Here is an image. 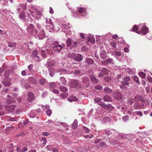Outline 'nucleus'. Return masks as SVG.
<instances>
[{
	"label": "nucleus",
	"instance_id": "3",
	"mask_svg": "<svg viewBox=\"0 0 152 152\" xmlns=\"http://www.w3.org/2000/svg\"><path fill=\"white\" fill-rule=\"evenodd\" d=\"M50 50L48 47H42L39 50V51L42 55L44 57H45L48 56Z\"/></svg>",
	"mask_w": 152,
	"mask_h": 152
},
{
	"label": "nucleus",
	"instance_id": "31",
	"mask_svg": "<svg viewBox=\"0 0 152 152\" xmlns=\"http://www.w3.org/2000/svg\"><path fill=\"white\" fill-rule=\"evenodd\" d=\"M46 81V80L45 78L40 79L38 80V82L41 85H43Z\"/></svg>",
	"mask_w": 152,
	"mask_h": 152
},
{
	"label": "nucleus",
	"instance_id": "64",
	"mask_svg": "<svg viewBox=\"0 0 152 152\" xmlns=\"http://www.w3.org/2000/svg\"><path fill=\"white\" fill-rule=\"evenodd\" d=\"M120 87L121 89L124 90H126L127 89V88L124 85L122 84L120 86Z\"/></svg>",
	"mask_w": 152,
	"mask_h": 152
},
{
	"label": "nucleus",
	"instance_id": "46",
	"mask_svg": "<svg viewBox=\"0 0 152 152\" xmlns=\"http://www.w3.org/2000/svg\"><path fill=\"white\" fill-rule=\"evenodd\" d=\"M102 72L104 74H107L108 73V70L106 68H103L102 70Z\"/></svg>",
	"mask_w": 152,
	"mask_h": 152
},
{
	"label": "nucleus",
	"instance_id": "23",
	"mask_svg": "<svg viewBox=\"0 0 152 152\" xmlns=\"http://www.w3.org/2000/svg\"><path fill=\"white\" fill-rule=\"evenodd\" d=\"M148 28L146 27H144L142 28L140 30V32L144 35L146 34L148 31Z\"/></svg>",
	"mask_w": 152,
	"mask_h": 152
},
{
	"label": "nucleus",
	"instance_id": "56",
	"mask_svg": "<svg viewBox=\"0 0 152 152\" xmlns=\"http://www.w3.org/2000/svg\"><path fill=\"white\" fill-rule=\"evenodd\" d=\"M138 29V27L137 26L135 25L134 27L132 28V31L133 32H135Z\"/></svg>",
	"mask_w": 152,
	"mask_h": 152
},
{
	"label": "nucleus",
	"instance_id": "33",
	"mask_svg": "<svg viewBox=\"0 0 152 152\" xmlns=\"http://www.w3.org/2000/svg\"><path fill=\"white\" fill-rule=\"evenodd\" d=\"M104 91L107 93L110 94L112 92L113 90L108 87H106L104 88Z\"/></svg>",
	"mask_w": 152,
	"mask_h": 152
},
{
	"label": "nucleus",
	"instance_id": "25",
	"mask_svg": "<svg viewBox=\"0 0 152 152\" xmlns=\"http://www.w3.org/2000/svg\"><path fill=\"white\" fill-rule=\"evenodd\" d=\"M29 82L32 84H36L37 83V82L36 79H34L32 77H30L28 79Z\"/></svg>",
	"mask_w": 152,
	"mask_h": 152
},
{
	"label": "nucleus",
	"instance_id": "55",
	"mask_svg": "<svg viewBox=\"0 0 152 152\" xmlns=\"http://www.w3.org/2000/svg\"><path fill=\"white\" fill-rule=\"evenodd\" d=\"M113 108V107L111 104H104V108Z\"/></svg>",
	"mask_w": 152,
	"mask_h": 152
},
{
	"label": "nucleus",
	"instance_id": "18",
	"mask_svg": "<svg viewBox=\"0 0 152 152\" xmlns=\"http://www.w3.org/2000/svg\"><path fill=\"white\" fill-rule=\"evenodd\" d=\"M38 53L37 50H34L33 52L32 56L34 57L36 60L39 61H41V58H40L39 57L37 56Z\"/></svg>",
	"mask_w": 152,
	"mask_h": 152
},
{
	"label": "nucleus",
	"instance_id": "30",
	"mask_svg": "<svg viewBox=\"0 0 152 152\" xmlns=\"http://www.w3.org/2000/svg\"><path fill=\"white\" fill-rule=\"evenodd\" d=\"M74 73L77 76H80L83 75L82 72L79 70H76L74 72Z\"/></svg>",
	"mask_w": 152,
	"mask_h": 152
},
{
	"label": "nucleus",
	"instance_id": "26",
	"mask_svg": "<svg viewBox=\"0 0 152 152\" xmlns=\"http://www.w3.org/2000/svg\"><path fill=\"white\" fill-rule=\"evenodd\" d=\"M50 24H51V25H50V27H49V30L50 32H53L55 31V27L54 26V25L53 24L52 22L51 21H49Z\"/></svg>",
	"mask_w": 152,
	"mask_h": 152
},
{
	"label": "nucleus",
	"instance_id": "52",
	"mask_svg": "<svg viewBox=\"0 0 152 152\" xmlns=\"http://www.w3.org/2000/svg\"><path fill=\"white\" fill-rule=\"evenodd\" d=\"M29 116L30 118H34L36 116V114L34 113L31 112L29 114Z\"/></svg>",
	"mask_w": 152,
	"mask_h": 152
},
{
	"label": "nucleus",
	"instance_id": "49",
	"mask_svg": "<svg viewBox=\"0 0 152 152\" xmlns=\"http://www.w3.org/2000/svg\"><path fill=\"white\" fill-rule=\"evenodd\" d=\"M112 54L114 56H120L121 55V52L119 51L114 52Z\"/></svg>",
	"mask_w": 152,
	"mask_h": 152
},
{
	"label": "nucleus",
	"instance_id": "40",
	"mask_svg": "<svg viewBox=\"0 0 152 152\" xmlns=\"http://www.w3.org/2000/svg\"><path fill=\"white\" fill-rule=\"evenodd\" d=\"M88 40V41L90 42L91 43L94 44L95 42V39L93 37H89Z\"/></svg>",
	"mask_w": 152,
	"mask_h": 152
},
{
	"label": "nucleus",
	"instance_id": "10",
	"mask_svg": "<svg viewBox=\"0 0 152 152\" xmlns=\"http://www.w3.org/2000/svg\"><path fill=\"white\" fill-rule=\"evenodd\" d=\"M104 132L106 134L109 136L114 135L118 132L116 130L114 129H111L110 130L106 129L104 130Z\"/></svg>",
	"mask_w": 152,
	"mask_h": 152
},
{
	"label": "nucleus",
	"instance_id": "43",
	"mask_svg": "<svg viewBox=\"0 0 152 152\" xmlns=\"http://www.w3.org/2000/svg\"><path fill=\"white\" fill-rule=\"evenodd\" d=\"M140 77L142 78H145L146 76V74L145 73L142 72H140L138 73Z\"/></svg>",
	"mask_w": 152,
	"mask_h": 152
},
{
	"label": "nucleus",
	"instance_id": "20",
	"mask_svg": "<svg viewBox=\"0 0 152 152\" xmlns=\"http://www.w3.org/2000/svg\"><path fill=\"white\" fill-rule=\"evenodd\" d=\"M103 99L105 102H111L112 101L111 97L108 95L104 96L103 97Z\"/></svg>",
	"mask_w": 152,
	"mask_h": 152
},
{
	"label": "nucleus",
	"instance_id": "39",
	"mask_svg": "<svg viewBox=\"0 0 152 152\" xmlns=\"http://www.w3.org/2000/svg\"><path fill=\"white\" fill-rule=\"evenodd\" d=\"M77 124H78V122L76 120H75L73 122V125H72V127L73 129H75L76 127H77Z\"/></svg>",
	"mask_w": 152,
	"mask_h": 152
},
{
	"label": "nucleus",
	"instance_id": "7",
	"mask_svg": "<svg viewBox=\"0 0 152 152\" xmlns=\"http://www.w3.org/2000/svg\"><path fill=\"white\" fill-rule=\"evenodd\" d=\"M112 96L114 99L119 100L122 99V95L120 92L117 91L113 93Z\"/></svg>",
	"mask_w": 152,
	"mask_h": 152
},
{
	"label": "nucleus",
	"instance_id": "53",
	"mask_svg": "<svg viewBox=\"0 0 152 152\" xmlns=\"http://www.w3.org/2000/svg\"><path fill=\"white\" fill-rule=\"evenodd\" d=\"M139 100H140L142 102V103H143V102L145 101V100L143 99V96L139 95Z\"/></svg>",
	"mask_w": 152,
	"mask_h": 152
},
{
	"label": "nucleus",
	"instance_id": "15",
	"mask_svg": "<svg viewBox=\"0 0 152 152\" xmlns=\"http://www.w3.org/2000/svg\"><path fill=\"white\" fill-rule=\"evenodd\" d=\"M15 107V106L12 105L10 106L6 105L5 108L6 111L9 112H11L13 111Z\"/></svg>",
	"mask_w": 152,
	"mask_h": 152
},
{
	"label": "nucleus",
	"instance_id": "51",
	"mask_svg": "<svg viewBox=\"0 0 152 152\" xmlns=\"http://www.w3.org/2000/svg\"><path fill=\"white\" fill-rule=\"evenodd\" d=\"M102 100L101 98L100 97H97L94 99V101L95 102H99L101 100Z\"/></svg>",
	"mask_w": 152,
	"mask_h": 152
},
{
	"label": "nucleus",
	"instance_id": "58",
	"mask_svg": "<svg viewBox=\"0 0 152 152\" xmlns=\"http://www.w3.org/2000/svg\"><path fill=\"white\" fill-rule=\"evenodd\" d=\"M42 144L44 145V146L46 144V139L45 138L43 137L42 139Z\"/></svg>",
	"mask_w": 152,
	"mask_h": 152
},
{
	"label": "nucleus",
	"instance_id": "11",
	"mask_svg": "<svg viewBox=\"0 0 152 152\" xmlns=\"http://www.w3.org/2000/svg\"><path fill=\"white\" fill-rule=\"evenodd\" d=\"M77 10L80 15H82L84 16H86L87 14L86 10V9L83 7L80 8L77 7Z\"/></svg>",
	"mask_w": 152,
	"mask_h": 152
},
{
	"label": "nucleus",
	"instance_id": "38",
	"mask_svg": "<svg viewBox=\"0 0 152 152\" xmlns=\"http://www.w3.org/2000/svg\"><path fill=\"white\" fill-rule=\"evenodd\" d=\"M86 62L89 64H91L94 63L93 60L90 58H87L86 60Z\"/></svg>",
	"mask_w": 152,
	"mask_h": 152
},
{
	"label": "nucleus",
	"instance_id": "12",
	"mask_svg": "<svg viewBox=\"0 0 152 152\" xmlns=\"http://www.w3.org/2000/svg\"><path fill=\"white\" fill-rule=\"evenodd\" d=\"M27 95L28 97L27 98V100L28 102H31L34 99L35 96L32 92L31 91L28 92Z\"/></svg>",
	"mask_w": 152,
	"mask_h": 152
},
{
	"label": "nucleus",
	"instance_id": "4",
	"mask_svg": "<svg viewBox=\"0 0 152 152\" xmlns=\"http://www.w3.org/2000/svg\"><path fill=\"white\" fill-rule=\"evenodd\" d=\"M70 56L72 58L78 62L81 61L83 58V56L79 54L76 55L74 53H71Z\"/></svg>",
	"mask_w": 152,
	"mask_h": 152
},
{
	"label": "nucleus",
	"instance_id": "42",
	"mask_svg": "<svg viewBox=\"0 0 152 152\" xmlns=\"http://www.w3.org/2000/svg\"><path fill=\"white\" fill-rule=\"evenodd\" d=\"M16 45V44L15 43L13 42H11L8 43V46L9 47H15Z\"/></svg>",
	"mask_w": 152,
	"mask_h": 152
},
{
	"label": "nucleus",
	"instance_id": "14",
	"mask_svg": "<svg viewBox=\"0 0 152 152\" xmlns=\"http://www.w3.org/2000/svg\"><path fill=\"white\" fill-rule=\"evenodd\" d=\"M144 105L143 103L140 104L138 102H136L133 105V109L137 110L138 109L143 108H144Z\"/></svg>",
	"mask_w": 152,
	"mask_h": 152
},
{
	"label": "nucleus",
	"instance_id": "37",
	"mask_svg": "<svg viewBox=\"0 0 152 152\" xmlns=\"http://www.w3.org/2000/svg\"><path fill=\"white\" fill-rule=\"evenodd\" d=\"M104 79L106 82L108 83H110L112 82L111 78L109 76H107L104 78Z\"/></svg>",
	"mask_w": 152,
	"mask_h": 152
},
{
	"label": "nucleus",
	"instance_id": "36",
	"mask_svg": "<svg viewBox=\"0 0 152 152\" xmlns=\"http://www.w3.org/2000/svg\"><path fill=\"white\" fill-rule=\"evenodd\" d=\"M28 74H30V72H31L32 70V69L33 68V65L31 64H30L28 67Z\"/></svg>",
	"mask_w": 152,
	"mask_h": 152
},
{
	"label": "nucleus",
	"instance_id": "34",
	"mask_svg": "<svg viewBox=\"0 0 152 152\" xmlns=\"http://www.w3.org/2000/svg\"><path fill=\"white\" fill-rule=\"evenodd\" d=\"M133 79L135 81L137 85H138L140 84V83L139 80V78L137 76H134L133 77Z\"/></svg>",
	"mask_w": 152,
	"mask_h": 152
},
{
	"label": "nucleus",
	"instance_id": "22",
	"mask_svg": "<svg viewBox=\"0 0 152 152\" xmlns=\"http://www.w3.org/2000/svg\"><path fill=\"white\" fill-rule=\"evenodd\" d=\"M70 28L69 24V23H68V25L65 24L63 26V27L62 28V31L64 32H66Z\"/></svg>",
	"mask_w": 152,
	"mask_h": 152
},
{
	"label": "nucleus",
	"instance_id": "2",
	"mask_svg": "<svg viewBox=\"0 0 152 152\" xmlns=\"http://www.w3.org/2000/svg\"><path fill=\"white\" fill-rule=\"evenodd\" d=\"M80 81L78 80H75L70 82L69 84L72 88H80L82 87V85L80 83Z\"/></svg>",
	"mask_w": 152,
	"mask_h": 152
},
{
	"label": "nucleus",
	"instance_id": "60",
	"mask_svg": "<svg viewBox=\"0 0 152 152\" xmlns=\"http://www.w3.org/2000/svg\"><path fill=\"white\" fill-rule=\"evenodd\" d=\"M110 44L111 46H112L113 48H115L116 47V44L115 42H110Z\"/></svg>",
	"mask_w": 152,
	"mask_h": 152
},
{
	"label": "nucleus",
	"instance_id": "29",
	"mask_svg": "<svg viewBox=\"0 0 152 152\" xmlns=\"http://www.w3.org/2000/svg\"><path fill=\"white\" fill-rule=\"evenodd\" d=\"M119 137H121V139H126V138H128V136L126 134H124L122 133H120L119 134Z\"/></svg>",
	"mask_w": 152,
	"mask_h": 152
},
{
	"label": "nucleus",
	"instance_id": "13",
	"mask_svg": "<svg viewBox=\"0 0 152 152\" xmlns=\"http://www.w3.org/2000/svg\"><path fill=\"white\" fill-rule=\"evenodd\" d=\"M82 82L85 84L86 87L90 86L89 80V78L86 77H83L82 79Z\"/></svg>",
	"mask_w": 152,
	"mask_h": 152
},
{
	"label": "nucleus",
	"instance_id": "45",
	"mask_svg": "<svg viewBox=\"0 0 152 152\" xmlns=\"http://www.w3.org/2000/svg\"><path fill=\"white\" fill-rule=\"evenodd\" d=\"M128 102L130 105L132 104L134 102V99L132 98H130L128 99Z\"/></svg>",
	"mask_w": 152,
	"mask_h": 152
},
{
	"label": "nucleus",
	"instance_id": "48",
	"mask_svg": "<svg viewBox=\"0 0 152 152\" xmlns=\"http://www.w3.org/2000/svg\"><path fill=\"white\" fill-rule=\"evenodd\" d=\"M128 135V138H126V139H127L128 140H132V139L134 137V135L133 134H127Z\"/></svg>",
	"mask_w": 152,
	"mask_h": 152
},
{
	"label": "nucleus",
	"instance_id": "47",
	"mask_svg": "<svg viewBox=\"0 0 152 152\" xmlns=\"http://www.w3.org/2000/svg\"><path fill=\"white\" fill-rule=\"evenodd\" d=\"M50 87L51 88H54L56 86V85L54 82H52L49 84Z\"/></svg>",
	"mask_w": 152,
	"mask_h": 152
},
{
	"label": "nucleus",
	"instance_id": "6",
	"mask_svg": "<svg viewBox=\"0 0 152 152\" xmlns=\"http://www.w3.org/2000/svg\"><path fill=\"white\" fill-rule=\"evenodd\" d=\"M66 42L67 46L71 48L75 47L77 45V43L76 41L69 39L66 40Z\"/></svg>",
	"mask_w": 152,
	"mask_h": 152
},
{
	"label": "nucleus",
	"instance_id": "61",
	"mask_svg": "<svg viewBox=\"0 0 152 152\" xmlns=\"http://www.w3.org/2000/svg\"><path fill=\"white\" fill-rule=\"evenodd\" d=\"M48 94V93L47 92L45 91L43 92L41 95V96L42 98H44Z\"/></svg>",
	"mask_w": 152,
	"mask_h": 152
},
{
	"label": "nucleus",
	"instance_id": "35",
	"mask_svg": "<svg viewBox=\"0 0 152 152\" xmlns=\"http://www.w3.org/2000/svg\"><path fill=\"white\" fill-rule=\"evenodd\" d=\"M25 11H24V12H23L20 13H19V15L20 18L21 19H23L25 18Z\"/></svg>",
	"mask_w": 152,
	"mask_h": 152
},
{
	"label": "nucleus",
	"instance_id": "24",
	"mask_svg": "<svg viewBox=\"0 0 152 152\" xmlns=\"http://www.w3.org/2000/svg\"><path fill=\"white\" fill-rule=\"evenodd\" d=\"M77 98L73 95H72L69 97L68 99V101L71 102L73 101H77Z\"/></svg>",
	"mask_w": 152,
	"mask_h": 152
},
{
	"label": "nucleus",
	"instance_id": "19",
	"mask_svg": "<svg viewBox=\"0 0 152 152\" xmlns=\"http://www.w3.org/2000/svg\"><path fill=\"white\" fill-rule=\"evenodd\" d=\"M30 13H28L27 16L31 20L34 19L35 18L37 19V17L36 16V14L34 12H30Z\"/></svg>",
	"mask_w": 152,
	"mask_h": 152
},
{
	"label": "nucleus",
	"instance_id": "41",
	"mask_svg": "<svg viewBox=\"0 0 152 152\" xmlns=\"http://www.w3.org/2000/svg\"><path fill=\"white\" fill-rule=\"evenodd\" d=\"M60 90L63 92H66L68 91V89L64 86H61L60 87Z\"/></svg>",
	"mask_w": 152,
	"mask_h": 152
},
{
	"label": "nucleus",
	"instance_id": "16",
	"mask_svg": "<svg viewBox=\"0 0 152 152\" xmlns=\"http://www.w3.org/2000/svg\"><path fill=\"white\" fill-rule=\"evenodd\" d=\"M102 63L103 65H106L108 64H113L114 62L112 59L109 58L103 61Z\"/></svg>",
	"mask_w": 152,
	"mask_h": 152
},
{
	"label": "nucleus",
	"instance_id": "63",
	"mask_svg": "<svg viewBox=\"0 0 152 152\" xmlns=\"http://www.w3.org/2000/svg\"><path fill=\"white\" fill-rule=\"evenodd\" d=\"M94 110L93 109H91L89 111V113L88 114V117H90L91 115H92L93 112V111Z\"/></svg>",
	"mask_w": 152,
	"mask_h": 152
},
{
	"label": "nucleus",
	"instance_id": "44",
	"mask_svg": "<svg viewBox=\"0 0 152 152\" xmlns=\"http://www.w3.org/2000/svg\"><path fill=\"white\" fill-rule=\"evenodd\" d=\"M52 110L50 108L48 109L46 111V113L47 115L48 116H50L52 114Z\"/></svg>",
	"mask_w": 152,
	"mask_h": 152
},
{
	"label": "nucleus",
	"instance_id": "17",
	"mask_svg": "<svg viewBox=\"0 0 152 152\" xmlns=\"http://www.w3.org/2000/svg\"><path fill=\"white\" fill-rule=\"evenodd\" d=\"M20 84L22 87H25L26 88H29V86L26 83V81L24 79H22L20 80Z\"/></svg>",
	"mask_w": 152,
	"mask_h": 152
},
{
	"label": "nucleus",
	"instance_id": "28",
	"mask_svg": "<svg viewBox=\"0 0 152 152\" xmlns=\"http://www.w3.org/2000/svg\"><path fill=\"white\" fill-rule=\"evenodd\" d=\"M100 57L103 59H105L106 58V52L105 50H102L100 53Z\"/></svg>",
	"mask_w": 152,
	"mask_h": 152
},
{
	"label": "nucleus",
	"instance_id": "59",
	"mask_svg": "<svg viewBox=\"0 0 152 152\" xmlns=\"http://www.w3.org/2000/svg\"><path fill=\"white\" fill-rule=\"evenodd\" d=\"M42 109L44 110L46 109L48 110L50 108L49 107L48 105L43 106L42 105Z\"/></svg>",
	"mask_w": 152,
	"mask_h": 152
},
{
	"label": "nucleus",
	"instance_id": "32",
	"mask_svg": "<svg viewBox=\"0 0 152 152\" xmlns=\"http://www.w3.org/2000/svg\"><path fill=\"white\" fill-rule=\"evenodd\" d=\"M60 81L61 84L63 85H65L66 84L67 81L66 79L63 77L60 78Z\"/></svg>",
	"mask_w": 152,
	"mask_h": 152
},
{
	"label": "nucleus",
	"instance_id": "57",
	"mask_svg": "<svg viewBox=\"0 0 152 152\" xmlns=\"http://www.w3.org/2000/svg\"><path fill=\"white\" fill-rule=\"evenodd\" d=\"M36 26L37 28H38L39 31L43 30V29L41 28V25L39 23H37V24Z\"/></svg>",
	"mask_w": 152,
	"mask_h": 152
},
{
	"label": "nucleus",
	"instance_id": "21",
	"mask_svg": "<svg viewBox=\"0 0 152 152\" xmlns=\"http://www.w3.org/2000/svg\"><path fill=\"white\" fill-rule=\"evenodd\" d=\"M89 77L92 82L95 83H99V80L97 79L95 76L92 75H91Z\"/></svg>",
	"mask_w": 152,
	"mask_h": 152
},
{
	"label": "nucleus",
	"instance_id": "62",
	"mask_svg": "<svg viewBox=\"0 0 152 152\" xmlns=\"http://www.w3.org/2000/svg\"><path fill=\"white\" fill-rule=\"evenodd\" d=\"M22 108L21 107H19L18 109L16 110V112L17 113H19L20 112L22 111Z\"/></svg>",
	"mask_w": 152,
	"mask_h": 152
},
{
	"label": "nucleus",
	"instance_id": "27",
	"mask_svg": "<svg viewBox=\"0 0 152 152\" xmlns=\"http://www.w3.org/2000/svg\"><path fill=\"white\" fill-rule=\"evenodd\" d=\"M15 100L14 98H11L10 99H7L5 100V102L7 104H10L14 102Z\"/></svg>",
	"mask_w": 152,
	"mask_h": 152
},
{
	"label": "nucleus",
	"instance_id": "50",
	"mask_svg": "<svg viewBox=\"0 0 152 152\" xmlns=\"http://www.w3.org/2000/svg\"><path fill=\"white\" fill-rule=\"evenodd\" d=\"M102 88V87L100 85H96L94 87V88L98 90H101Z\"/></svg>",
	"mask_w": 152,
	"mask_h": 152
},
{
	"label": "nucleus",
	"instance_id": "1",
	"mask_svg": "<svg viewBox=\"0 0 152 152\" xmlns=\"http://www.w3.org/2000/svg\"><path fill=\"white\" fill-rule=\"evenodd\" d=\"M28 33L30 34L35 35L38 33V30L35 28L34 26L32 24L28 25L26 28Z\"/></svg>",
	"mask_w": 152,
	"mask_h": 152
},
{
	"label": "nucleus",
	"instance_id": "54",
	"mask_svg": "<svg viewBox=\"0 0 152 152\" xmlns=\"http://www.w3.org/2000/svg\"><path fill=\"white\" fill-rule=\"evenodd\" d=\"M2 83H3V84L5 86H9L11 85L10 83L9 82H2Z\"/></svg>",
	"mask_w": 152,
	"mask_h": 152
},
{
	"label": "nucleus",
	"instance_id": "8",
	"mask_svg": "<svg viewBox=\"0 0 152 152\" xmlns=\"http://www.w3.org/2000/svg\"><path fill=\"white\" fill-rule=\"evenodd\" d=\"M26 5L23 4H20L17 7V10L19 13L24 12L26 10Z\"/></svg>",
	"mask_w": 152,
	"mask_h": 152
},
{
	"label": "nucleus",
	"instance_id": "5",
	"mask_svg": "<svg viewBox=\"0 0 152 152\" xmlns=\"http://www.w3.org/2000/svg\"><path fill=\"white\" fill-rule=\"evenodd\" d=\"M59 43L58 41H55L53 42V45H56L53 47V49L55 52H60L63 48L62 46L59 45H58Z\"/></svg>",
	"mask_w": 152,
	"mask_h": 152
},
{
	"label": "nucleus",
	"instance_id": "9",
	"mask_svg": "<svg viewBox=\"0 0 152 152\" xmlns=\"http://www.w3.org/2000/svg\"><path fill=\"white\" fill-rule=\"evenodd\" d=\"M37 36L38 37L39 39H43L45 37V33L43 30L39 31V32L37 34Z\"/></svg>",
	"mask_w": 152,
	"mask_h": 152
}]
</instances>
